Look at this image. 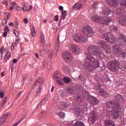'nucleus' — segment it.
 I'll return each mask as SVG.
<instances>
[{"instance_id": "obj_1", "label": "nucleus", "mask_w": 126, "mask_h": 126, "mask_svg": "<svg viewBox=\"0 0 126 126\" xmlns=\"http://www.w3.org/2000/svg\"><path fill=\"white\" fill-rule=\"evenodd\" d=\"M88 51L90 52L87 56V59L86 62L88 63L87 66L89 67V69L92 71L94 70L96 67H99L100 63L99 61L97 59H94V57L91 55L96 56L97 58H100V59H103L105 58V55L102 52H98V47L94 45H92L89 47Z\"/></svg>"}, {"instance_id": "obj_2", "label": "nucleus", "mask_w": 126, "mask_h": 126, "mask_svg": "<svg viewBox=\"0 0 126 126\" xmlns=\"http://www.w3.org/2000/svg\"><path fill=\"white\" fill-rule=\"evenodd\" d=\"M106 106L107 107H108V108H111L112 109V111L111 110L110 112H109L110 115L114 116L115 119H118L120 113L116 101H111L110 102H107Z\"/></svg>"}, {"instance_id": "obj_3", "label": "nucleus", "mask_w": 126, "mask_h": 126, "mask_svg": "<svg viewBox=\"0 0 126 126\" xmlns=\"http://www.w3.org/2000/svg\"><path fill=\"white\" fill-rule=\"evenodd\" d=\"M92 20L94 21V22H99V21H100L102 24H105V25H108L110 22L113 21V19L110 18H101L98 16L95 15L92 17Z\"/></svg>"}, {"instance_id": "obj_4", "label": "nucleus", "mask_w": 126, "mask_h": 126, "mask_svg": "<svg viewBox=\"0 0 126 126\" xmlns=\"http://www.w3.org/2000/svg\"><path fill=\"white\" fill-rule=\"evenodd\" d=\"M99 46L102 49H104L106 54H110L112 52V47L110 45L107 44V43L104 40L99 41Z\"/></svg>"}, {"instance_id": "obj_5", "label": "nucleus", "mask_w": 126, "mask_h": 126, "mask_svg": "<svg viewBox=\"0 0 126 126\" xmlns=\"http://www.w3.org/2000/svg\"><path fill=\"white\" fill-rule=\"evenodd\" d=\"M119 65L120 63L117 61H111L110 62L109 69L113 72H116L119 70Z\"/></svg>"}, {"instance_id": "obj_6", "label": "nucleus", "mask_w": 126, "mask_h": 126, "mask_svg": "<svg viewBox=\"0 0 126 126\" xmlns=\"http://www.w3.org/2000/svg\"><path fill=\"white\" fill-rule=\"evenodd\" d=\"M103 39L109 42V43H115V36L110 32H108L102 34Z\"/></svg>"}, {"instance_id": "obj_7", "label": "nucleus", "mask_w": 126, "mask_h": 126, "mask_svg": "<svg viewBox=\"0 0 126 126\" xmlns=\"http://www.w3.org/2000/svg\"><path fill=\"white\" fill-rule=\"evenodd\" d=\"M83 32L84 35L87 37H91V36H93V34H94V32H93L91 27L89 26L85 27L83 28Z\"/></svg>"}, {"instance_id": "obj_8", "label": "nucleus", "mask_w": 126, "mask_h": 126, "mask_svg": "<svg viewBox=\"0 0 126 126\" xmlns=\"http://www.w3.org/2000/svg\"><path fill=\"white\" fill-rule=\"evenodd\" d=\"M97 115L94 112H92L90 113V117L89 118L88 122L91 124H94L95 121H96V117Z\"/></svg>"}, {"instance_id": "obj_9", "label": "nucleus", "mask_w": 126, "mask_h": 126, "mask_svg": "<svg viewBox=\"0 0 126 126\" xmlns=\"http://www.w3.org/2000/svg\"><path fill=\"white\" fill-rule=\"evenodd\" d=\"M118 42L122 45V46H126V38L124 35L121 34L119 35Z\"/></svg>"}, {"instance_id": "obj_10", "label": "nucleus", "mask_w": 126, "mask_h": 126, "mask_svg": "<svg viewBox=\"0 0 126 126\" xmlns=\"http://www.w3.org/2000/svg\"><path fill=\"white\" fill-rule=\"evenodd\" d=\"M74 40L76 42H80V43H84L85 42V38L80 34L74 36Z\"/></svg>"}, {"instance_id": "obj_11", "label": "nucleus", "mask_w": 126, "mask_h": 126, "mask_svg": "<svg viewBox=\"0 0 126 126\" xmlns=\"http://www.w3.org/2000/svg\"><path fill=\"white\" fill-rule=\"evenodd\" d=\"M63 58L67 62H71L72 59H71V55L68 52H64L63 53Z\"/></svg>"}, {"instance_id": "obj_12", "label": "nucleus", "mask_w": 126, "mask_h": 126, "mask_svg": "<svg viewBox=\"0 0 126 126\" xmlns=\"http://www.w3.org/2000/svg\"><path fill=\"white\" fill-rule=\"evenodd\" d=\"M53 77H54L55 79H57L58 80L56 81L57 84H58V85H63V82H62V80H63V78L61 77H60L59 76H58V74H55L53 76Z\"/></svg>"}, {"instance_id": "obj_13", "label": "nucleus", "mask_w": 126, "mask_h": 126, "mask_svg": "<svg viewBox=\"0 0 126 126\" xmlns=\"http://www.w3.org/2000/svg\"><path fill=\"white\" fill-rule=\"evenodd\" d=\"M83 6V4L77 2L74 4V5L72 7V10H74V9H77V10H79V9H81L82 7Z\"/></svg>"}, {"instance_id": "obj_14", "label": "nucleus", "mask_w": 126, "mask_h": 126, "mask_svg": "<svg viewBox=\"0 0 126 126\" xmlns=\"http://www.w3.org/2000/svg\"><path fill=\"white\" fill-rule=\"evenodd\" d=\"M102 14L104 15H109V14H112V15H114V11L112 10H111V9L106 8L103 10L102 11Z\"/></svg>"}, {"instance_id": "obj_15", "label": "nucleus", "mask_w": 126, "mask_h": 126, "mask_svg": "<svg viewBox=\"0 0 126 126\" xmlns=\"http://www.w3.org/2000/svg\"><path fill=\"white\" fill-rule=\"evenodd\" d=\"M68 47L70 48V49H71L75 53H77V52L79 51V47L76 45L69 44Z\"/></svg>"}, {"instance_id": "obj_16", "label": "nucleus", "mask_w": 126, "mask_h": 126, "mask_svg": "<svg viewBox=\"0 0 126 126\" xmlns=\"http://www.w3.org/2000/svg\"><path fill=\"white\" fill-rule=\"evenodd\" d=\"M72 125L73 126H84V123L80 121H77L76 120H74L72 122Z\"/></svg>"}, {"instance_id": "obj_17", "label": "nucleus", "mask_w": 126, "mask_h": 126, "mask_svg": "<svg viewBox=\"0 0 126 126\" xmlns=\"http://www.w3.org/2000/svg\"><path fill=\"white\" fill-rule=\"evenodd\" d=\"M106 2L111 6H117L118 3L117 0H106Z\"/></svg>"}, {"instance_id": "obj_18", "label": "nucleus", "mask_w": 126, "mask_h": 126, "mask_svg": "<svg viewBox=\"0 0 126 126\" xmlns=\"http://www.w3.org/2000/svg\"><path fill=\"white\" fill-rule=\"evenodd\" d=\"M121 25L126 26V16L122 15L119 21Z\"/></svg>"}, {"instance_id": "obj_19", "label": "nucleus", "mask_w": 126, "mask_h": 126, "mask_svg": "<svg viewBox=\"0 0 126 126\" xmlns=\"http://www.w3.org/2000/svg\"><path fill=\"white\" fill-rule=\"evenodd\" d=\"M46 103H47V100L44 98L38 104L35 108V110H39V108L42 106L45 105Z\"/></svg>"}, {"instance_id": "obj_20", "label": "nucleus", "mask_w": 126, "mask_h": 126, "mask_svg": "<svg viewBox=\"0 0 126 126\" xmlns=\"http://www.w3.org/2000/svg\"><path fill=\"white\" fill-rule=\"evenodd\" d=\"M23 5L22 6L23 11L27 12L28 11V8H27V5H28V2H24L23 3Z\"/></svg>"}, {"instance_id": "obj_21", "label": "nucleus", "mask_w": 126, "mask_h": 126, "mask_svg": "<svg viewBox=\"0 0 126 126\" xmlns=\"http://www.w3.org/2000/svg\"><path fill=\"white\" fill-rule=\"evenodd\" d=\"M97 103H98V100H97V98L94 96H92L91 104L92 105H96Z\"/></svg>"}, {"instance_id": "obj_22", "label": "nucleus", "mask_w": 126, "mask_h": 126, "mask_svg": "<svg viewBox=\"0 0 126 126\" xmlns=\"http://www.w3.org/2000/svg\"><path fill=\"white\" fill-rule=\"evenodd\" d=\"M66 15H67V11L65 10H63L61 12V20L65 19Z\"/></svg>"}, {"instance_id": "obj_23", "label": "nucleus", "mask_w": 126, "mask_h": 126, "mask_svg": "<svg viewBox=\"0 0 126 126\" xmlns=\"http://www.w3.org/2000/svg\"><path fill=\"white\" fill-rule=\"evenodd\" d=\"M105 125L106 126H114L115 123L113 121L110 120H107L105 122Z\"/></svg>"}, {"instance_id": "obj_24", "label": "nucleus", "mask_w": 126, "mask_h": 126, "mask_svg": "<svg viewBox=\"0 0 126 126\" xmlns=\"http://www.w3.org/2000/svg\"><path fill=\"white\" fill-rule=\"evenodd\" d=\"M98 87L99 89L98 92L100 95H101V96H104V95L105 94V91L103 89H100L101 88V85H98Z\"/></svg>"}, {"instance_id": "obj_25", "label": "nucleus", "mask_w": 126, "mask_h": 126, "mask_svg": "<svg viewBox=\"0 0 126 126\" xmlns=\"http://www.w3.org/2000/svg\"><path fill=\"white\" fill-rule=\"evenodd\" d=\"M40 42L41 44H45V35L42 32L40 34Z\"/></svg>"}, {"instance_id": "obj_26", "label": "nucleus", "mask_w": 126, "mask_h": 126, "mask_svg": "<svg viewBox=\"0 0 126 126\" xmlns=\"http://www.w3.org/2000/svg\"><path fill=\"white\" fill-rule=\"evenodd\" d=\"M119 48H120V46L117 44H115L113 46V51L114 53H118L119 51Z\"/></svg>"}, {"instance_id": "obj_27", "label": "nucleus", "mask_w": 126, "mask_h": 126, "mask_svg": "<svg viewBox=\"0 0 126 126\" xmlns=\"http://www.w3.org/2000/svg\"><path fill=\"white\" fill-rule=\"evenodd\" d=\"M120 4L123 7H126V0H119Z\"/></svg>"}, {"instance_id": "obj_28", "label": "nucleus", "mask_w": 126, "mask_h": 126, "mask_svg": "<svg viewBox=\"0 0 126 126\" xmlns=\"http://www.w3.org/2000/svg\"><path fill=\"white\" fill-rule=\"evenodd\" d=\"M42 82V79L39 78L34 83H33V85L34 87H36L37 85H39V84H41Z\"/></svg>"}, {"instance_id": "obj_29", "label": "nucleus", "mask_w": 126, "mask_h": 126, "mask_svg": "<svg viewBox=\"0 0 126 126\" xmlns=\"http://www.w3.org/2000/svg\"><path fill=\"white\" fill-rule=\"evenodd\" d=\"M67 91L69 94H72L74 92V90L70 87H67Z\"/></svg>"}, {"instance_id": "obj_30", "label": "nucleus", "mask_w": 126, "mask_h": 126, "mask_svg": "<svg viewBox=\"0 0 126 126\" xmlns=\"http://www.w3.org/2000/svg\"><path fill=\"white\" fill-rule=\"evenodd\" d=\"M63 81L65 82V83H69L71 81V79L68 77H65L63 78Z\"/></svg>"}, {"instance_id": "obj_31", "label": "nucleus", "mask_w": 126, "mask_h": 126, "mask_svg": "<svg viewBox=\"0 0 126 126\" xmlns=\"http://www.w3.org/2000/svg\"><path fill=\"white\" fill-rule=\"evenodd\" d=\"M59 46H60V37L58 36L57 42L55 46V49L56 50V51H58V50H59Z\"/></svg>"}, {"instance_id": "obj_32", "label": "nucleus", "mask_w": 126, "mask_h": 126, "mask_svg": "<svg viewBox=\"0 0 126 126\" xmlns=\"http://www.w3.org/2000/svg\"><path fill=\"white\" fill-rule=\"evenodd\" d=\"M36 36V32H35V28L32 27V37H35Z\"/></svg>"}, {"instance_id": "obj_33", "label": "nucleus", "mask_w": 126, "mask_h": 126, "mask_svg": "<svg viewBox=\"0 0 126 126\" xmlns=\"http://www.w3.org/2000/svg\"><path fill=\"white\" fill-rule=\"evenodd\" d=\"M10 53L7 52L5 55V58H4V60H9V59H10Z\"/></svg>"}, {"instance_id": "obj_34", "label": "nucleus", "mask_w": 126, "mask_h": 126, "mask_svg": "<svg viewBox=\"0 0 126 126\" xmlns=\"http://www.w3.org/2000/svg\"><path fill=\"white\" fill-rule=\"evenodd\" d=\"M115 98L116 100H122L123 99V96L121 94L116 95Z\"/></svg>"}, {"instance_id": "obj_35", "label": "nucleus", "mask_w": 126, "mask_h": 126, "mask_svg": "<svg viewBox=\"0 0 126 126\" xmlns=\"http://www.w3.org/2000/svg\"><path fill=\"white\" fill-rule=\"evenodd\" d=\"M59 118L62 119V118H63L64 117V113L61 112H59L58 114Z\"/></svg>"}, {"instance_id": "obj_36", "label": "nucleus", "mask_w": 126, "mask_h": 126, "mask_svg": "<svg viewBox=\"0 0 126 126\" xmlns=\"http://www.w3.org/2000/svg\"><path fill=\"white\" fill-rule=\"evenodd\" d=\"M122 11H123V10H122V8H118L116 10V13L119 15L122 14Z\"/></svg>"}, {"instance_id": "obj_37", "label": "nucleus", "mask_w": 126, "mask_h": 126, "mask_svg": "<svg viewBox=\"0 0 126 126\" xmlns=\"http://www.w3.org/2000/svg\"><path fill=\"white\" fill-rule=\"evenodd\" d=\"M13 33L15 35L16 37L19 38V32H18V31L14 30Z\"/></svg>"}, {"instance_id": "obj_38", "label": "nucleus", "mask_w": 126, "mask_h": 126, "mask_svg": "<svg viewBox=\"0 0 126 126\" xmlns=\"http://www.w3.org/2000/svg\"><path fill=\"white\" fill-rule=\"evenodd\" d=\"M6 121V119H5L3 117H1L0 118V125H1V124H2V123H5Z\"/></svg>"}, {"instance_id": "obj_39", "label": "nucleus", "mask_w": 126, "mask_h": 126, "mask_svg": "<svg viewBox=\"0 0 126 126\" xmlns=\"http://www.w3.org/2000/svg\"><path fill=\"white\" fill-rule=\"evenodd\" d=\"M53 55H54V52L49 51V57L50 59H52V58H53Z\"/></svg>"}, {"instance_id": "obj_40", "label": "nucleus", "mask_w": 126, "mask_h": 126, "mask_svg": "<svg viewBox=\"0 0 126 126\" xmlns=\"http://www.w3.org/2000/svg\"><path fill=\"white\" fill-rule=\"evenodd\" d=\"M20 43V39H16L15 42V45H17L18 44Z\"/></svg>"}, {"instance_id": "obj_41", "label": "nucleus", "mask_w": 126, "mask_h": 126, "mask_svg": "<svg viewBox=\"0 0 126 126\" xmlns=\"http://www.w3.org/2000/svg\"><path fill=\"white\" fill-rule=\"evenodd\" d=\"M110 29H113V31H115V32L118 31V28L115 27L114 26L111 27Z\"/></svg>"}, {"instance_id": "obj_42", "label": "nucleus", "mask_w": 126, "mask_h": 126, "mask_svg": "<svg viewBox=\"0 0 126 126\" xmlns=\"http://www.w3.org/2000/svg\"><path fill=\"white\" fill-rule=\"evenodd\" d=\"M4 49V47H2L0 49V52L1 54V56H2V55H3V49Z\"/></svg>"}, {"instance_id": "obj_43", "label": "nucleus", "mask_w": 126, "mask_h": 126, "mask_svg": "<svg viewBox=\"0 0 126 126\" xmlns=\"http://www.w3.org/2000/svg\"><path fill=\"white\" fill-rule=\"evenodd\" d=\"M4 30L5 32L7 31V32H8L9 31V28H8V27H7V26H6L5 27V28H4Z\"/></svg>"}, {"instance_id": "obj_44", "label": "nucleus", "mask_w": 126, "mask_h": 126, "mask_svg": "<svg viewBox=\"0 0 126 126\" xmlns=\"http://www.w3.org/2000/svg\"><path fill=\"white\" fill-rule=\"evenodd\" d=\"M24 23L25 24H27V23H28V19H27V18H25L24 19Z\"/></svg>"}, {"instance_id": "obj_45", "label": "nucleus", "mask_w": 126, "mask_h": 126, "mask_svg": "<svg viewBox=\"0 0 126 126\" xmlns=\"http://www.w3.org/2000/svg\"><path fill=\"white\" fill-rule=\"evenodd\" d=\"M83 76L82 75H80L78 77V79L79 80H83Z\"/></svg>"}, {"instance_id": "obj_46", "label": "nucleus", "mask_w": 126, "mask_h": 126, "mask_svg": "<svg viewBox=\"0 0 126 126\" xmlns=\"http://www.w3.org/2000/svg\"><path fill=\"white\" fill-rule=\"evenodd\" d=\"M121 57H123V58H125V57H126V52H122L121 53Z\"/></svg>"}, {"instance_id": "obj_47", "label": "nucleus", "mask_w": 126, "mask_h": 126, "mask_svg": "<svg viewBox=\"0 0 126 126\" xmlns=\"http://www.w3.org/2000/svg\"><path fill=\"white\" fill-rule=\"evenodd\" d=\"M4 97V94L3 93L0 92V97L3 98Z\"/></svg>"}, {"instance_id": "obj_48", "label": "nucleus", "mask_w": 126, "mask_h": 126, "mask_svg": "<svg viewBox=\"0 0 126 126\" xmlns=\"http://www.w3.org/2000/svg\"><path fill=\"white\" fill-rule=\"evenodd\" d=\"M8 116V114H4L3 116L2 117L3 119H5V120H6V118Z\"/></svg>"}, {"instance_id": "obj_49", "label": "nucleus", "mask_w": 126, "mask_h": 126, "mask_svg": "<svg viewBox=\"0 0 126 126\" xmlns=\"http://www.w3.org/2000/svg\"><path fill=\"white\" fill-rule=\"evenodd\" d=\"M59 15H55V21H59Z\"/></svg>"}, {"instance_id": "obj_50", "label": "nucleus", "mask_w": 126, "mask_h": 126, "mask_svg": "<svg viewBox=\"0 0 126 126\" xmlns=\"http://www.w3.org/2000/svg\"><path fill=\"white\" fill-rule=\"evenodd\" d=\"M7 22L6 21V19H4L2 21V24H3V25H5V24H6Z\"/></svg>"}, {"instance_id": "obj_51", "label": "nucleus", "mask_w": 126, "mask_h": 126, "mask_svg": "<svg viewBox=\"0 0 126 126\" xmlns=\"http://www.w3.org/2000/svg\"><path fill=\"white\" fill-rule=\"evenodd\" d=\"M15 47V46L14 45H13V43H12V46H11V51H14Z\"/></svg>"}, {"instance_id": "obj_52", "label": "nucleus", "mask_w": 126, "mask_h": 126, "mask_svg": "<svg viewBox=\"0 0 126 126\" xmlns=\"http://www.w3.org/2000/svg\"><path fill=\"white\" fill-rule=\"evenodd\" d=\"M7 35V32H3V36L4 37H6V35Z\"/></svg>"}, {"instance_id": "obj_53", "label": "nucleus", "mask_w": 126, "mask_h": 126, "mask_svg": "<svg viewBox=\"0 0 126 126\" xmlns=\"http://www.w3.org/2000/svg\"><path fill=\"white\" fill-rule=\"evenodd\" d=\"M3 3H4V4H6V5H7V4H8V3L7 2V0H5L3 1Z\"/></svg>"}, {"instance_id": "obj_54", "label": "nucleus", "mask_w": 126, "mask_h": 126, "mask_svg": "<svg viewBox=\"0 0 126 126\" xmlns=\"http://www.w3.org/2000/svg\"><path fill=\"white\" fill-rule=\"evenodd\" d=\"M59 9L60 10H62L63 11V6H60Z\"/></svg>"}, {"instance_id": "obj_55", "label": "nucleus", "mask_w": 126, "mask_h": 126, "mask_svg": "<svg viewBox=\"0 0 126 126\" xmlns=\"http://www.w3.org/2000/svg\"><path fill=\"white\" fill-rule=\"evenodd\" d=\"M13 63H17V59H14L13 60Z\"/></svg>"}, {"instance_id": "obj_56", "label": "nucleus", "mask_w": 126, "mask_h": 126, "mask_svg": "<svg viewBox=\"0 0 126 126\" xmlns=\"http://www.w3.org/2000/svg\"><path fill=\"white\" fill-rule=\"evenodd\" d=\"M15 24L16 25V28H18V22H17V21H16L15 22Z\"/></svg>"}, {"instance_id": "obj_57", "label": "nucleus", "mask_w": 126, "mask_h": 126, "mask_svg": "<svg viewBox=\"0 0 126 126\" xmlns=\"http://www.w3.org/2000/svg\"><path fill=\"white\" fill-rule=\"evenodd\" d=\"M4 73H5L4 71H2V72L1 73V77H3V76H4Z\"/></svg>"}, {"instance_id": "obj_58", "label": "nucleus", "mask_w": 126, "mask_h": 126, "mask_svg": "<svg viewBox=\"0 0 126 126\" xmlns=\"http://www.w3.org/2000/svg\"><path fill=\"white\" fill-rule=\"evenodd\" d=\"M51 64H49L47 65V68L48 69H51Z\"/></svg>"}, {"instance_id": "obj_59", "label": "nucleus", "mask_w": 126, "mask_h": 126, "mask_svg": "<svg viewBox=\"0 0 126 126\" xmlns=\"http://www.w3.org/2000/svg\"><path fill=\"white\" fill-rule=\"evenodd\" d=\"M6 101H7V97H4L3 99V101L4 103H5V102H6Z\"/></svg>"}, {"instance_id": "obj_60", "label": "nucleus", "mask_w": 126, "mask_h": 126, "mask_svg": "<svg viewBox=\"0 0 126 126\" xmlns=\"http://www.w3.org/2000/svg\"><path fill=\"white\" fill-rule=\"evenodd\" d=\"M33 8V6L30 5V9L28 10V11H30L31 9H32Z\"/></svg>"}, {"instance_id": "obj_61", "label": "nucleus", "mask_w": 126, "mask_h": 126, "mask_svg": "<svg viewBox=\"0 0 126 126\" xmlns=\"http://www.w3.org/2000/svg\"><path fill=\"white\" fill-rule=\"evenodd\" d=\"M12 6H15V5H17V3H16L15 2H14L13 3H12Z\"/></svg>"}, {"instance_id": "obj_62", "label": "nucleus", "mask_w": 126, "mask_h": 126, "mask_svg": "<svg viewBox=\"0 0 126 126\" xmlns=\"http://www.w3.org/2000/svg\"><path fill=\"white\" fill-rule=\"evenodd\" d=\"M35 56L36 59H39V55L37 54V53H35Z\"/></svg>"}, {"instance_id": "obj_63", "label": "nucleus", "mask_w": 126, "mask_h": 126, "mask_svg": "<svg viewBox=\"0 0 126 126\" xmlns=\"http://www.w3.org/2000/svg\"><path fill=\"white\" fill-rule=\"evenodd\" d=\"M9 25L10 26H13V23L12 22L9 23Z\"/></svg>"}, {"instance_id": "obj_64", "label": "nucleus", "mask_w": 126, "mask_h": 126, "mask_svg": "<svg viewBox=\"0 0 126 126\" xmlns=\"http://www.w3.org/2000/svg\"><path fill=\"white\" fill-rule=\"evenodd\" d=\"M121 66L123 67V68H124V69H126V65H122Z\"/></svg>"}]
</instances>
